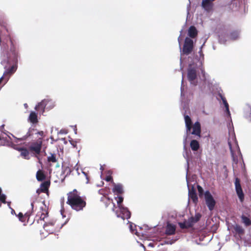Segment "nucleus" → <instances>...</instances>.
I'll return each instance as SVG.
<instances>
[{
    "instance_id": "f257e3e1",
    "label": "nucleus",
    "mask_w": 251,
    "mask_h": 251,
    "mask_svg": "<svg viewBox=\"0 0 251 251\" xmlns=\"http://www.w3.org/2000/svg\"><path fill=\"white\" fill-rule=\"evenodd\" d=\"M48 215V211L45 206L40 207V211H38L36 214L35 220L37 221V223L40 225L39 228L43 227L44 229L49 233H53L54 232L58 231L61 227L57 223L56 220H51L48 222H44L45 218Z\"/></svg>"
},
{
    "instance_id": "f03ea898",
    "label": "nucleus",
    "mask_w": 251,
    "mask_h": 251,
    "mask_svg": "<svg viewBox=\"0 0 251 251\" xmlns=\"http://www.w3.org/2000/svg\"><path fill=\"white\" fill-rule=\"evenodd\" d=\"M67 201L66 203L71 208L77 212L82 211L86 207L85 198L81 196L80 193L75 189L67 194Z\"/></svg>"
},
{
    "instance_id": "7ed1b4c3",
    "label": "nucleus",
    "mask_w": 251,
    "mask_h": 251,
    "mask_svg": "<svg viewBox=\"0 0 251 251\" xmlns=\"http://www.w3.org/2000/svg\"><path fill=\"white\" fill-rule=\"evenodd\" d=\"M184 120L187 136L192 135L196 138L192 139L190 141H198L197 140L200 138L201 133V126L200 122H196L192 125V120L188 115L184 116Z\"/></svg>"
},
{
    "instance_id": "20e7f679",
    "label": "nucleus",
    "mask_w": 251,
    "mask_h": 251,
    "mask_svg": "<svg viewBox=\"0 0 251 251\" xmlns=\"http://www.w3.org/2000/svg\"><path fill=\"white\" fill-rule=\"evenodd\" d=\"M194 48L193 41L188 37H186L184 41L182 52L184 54L188 55L193 51Z\"/></svg>"
},
{
    "instance_id": "39448f33",
    "label": "nucleus",
    "mask_w": 251,
    "mask_h": 251,
    "mask_svg": "<svg viewBox=\"0 0 251 251\" xmlns=\"http://www.w3.org/2000/svg\"><path fill=\"white\" fill-rule=\"evenodd\" d=\"M6 143V145L9 147H12L15 150H18L19 151H21V155L24 157V158L28 159L29 158V152L28 150L24 148H22L19 146V145H15L14 142H4V143Z\"/></svg>"
},
{
    "instance_id": "423d86ee",
    "label": "nucleus",
    "mask_w": 251,
    "mask_h": 251,
    "mask_svg": "<svg viewBox=\"0 0 251 251\" xmlns=\"http://www.w3.org/2000/svg\"><path fill=\"white\" fill-rule=\"evenodd\" d=\"M204 198L209 210L210 211L213 210L216 204V201L209 191L205 192Z\"/></svg>"
},
{
    "instance_id": "0eeeda50",
    "label": "nucleus",
    "mask_w": 251,
    "mask_h": 251,
    "mask_svg": "<svg viewBox=\"0 0 251 251\" xmlns=\"http://www.w3.org/2000/svg\"><path fill=\"white\" fill-rule=\"evenodd\" d=\"M235 186L237 194L240 200L242 201L244 199V195L240 184V180L237 177L235 179Z\"/></svg>"
},
{
    "instance_id": "6e6552de",
    "label": "nucleus",
    "mask_w": 251,
    "mask_h": 251,
    "mask_svg": "<svg viewBox=\"0 0 251 251\" xmlns=\"http://www.w3.org/2000/svg\"><path fill=\"white\" fill-rule=\"evenodd\" d=\"M42 142H34L29 147V150L33 153L39 154L41 152Z\"/></svg>"
},
{
    "instance_id": "1a4fd4ad",
    "label": "nucleus",
    "mask_w": 251,
    "mask_h": 251,
    "mask_svg": "<svg viewBox=\"0 0 251 251\" xmlns=\"http://www.w3.org/2000/svg\"><path fill=\"white\" fill-rule=\"evenodd\" d=\"M31 211L30 212H26L24 215L22 212H20L18 215V217L19 218V219L20 221L22 222H25L27 221V222H28L30 216L32 214V211L33 210L34 208V202H32L31 203Z\"/></svg>"
},
{
    "instance_id": "9d476101",
    "label": "nucleus",
    "mask_w": 251,
    "mask_h": 251,
    "mask_svg": "<svg viewBox=\"0 0 251 251\" xmlns=\"http://www.w3.org/2000/svg\"><path fill=\"white\" fill-rule=\"evenodd\" d=\"M120 214H118L117 212L116 214L118 217H121L123 220L125 219H128L130 218L131 213L126 207H123L120 208Z\"/></svg>"
},
{
    "instance_id": "9b49d317",
    "label": "nucleus",
    "mask_w": 251,
    "mask_h": 251,
    "mask_svg": "<svg viewBox=\"0 0 251 251\" xmlns=\"http://www.w3.org/2000/svg\"><path fill=\"white\" fill-rule=\"evenodd\" d=\"M187 77L188 80L193 83L194 80L197 78V71L195 68H189L188 70Z\"/></svg>"
},
{
    "instance_id": "f8f14e48",
    "label": "nucleus",
    "mask_w": 251,
    "mask_h": 251,
    "mask_svg": "<svg viewBox=\"0 0 251 251\" xmlns=\"http://www.w3.org/2000/svg\"><path fill=\"white\" fill-rule=\"evenodd\" d=\"M176 229V226L171 224H168L166 227L165 233L168 235H174L175 233Z\"/></svg>"
},
{
    "instance_id": "ddd939ff",
    "label": "nucleus",
    "mask_w": 251,
    "mask_h": 251,
    "mask_svg": "<svg viewBox=\"0 0 251 251\" xmlns=\"http://www.w3.org/2000/svg\"><path fill=\"white\" fill-rule=\"evenodd\" d=\"M211 0H203L201 3L202 8L206 11H210L213 7V4L211 2Z\"/></svg>"
},
{
    "instance_id": "4468645a",
    "label": "nucleus",
    "mask_w": 251,
    "mask_h": 251,
    "mask_svg": "<svg viewBox=\"0 0 251 251\" xmlns=\"http://www.w3.org/2000/svg\"><path fill=\"white\" fill-rule=\"evenodd\" d=\"M189 197L193 201V202L194 203H197L198 202V198L196 191L193 187L191 190H189Z\"/></svg>"
},
{
    "instance_id": "2eb2a0df",
    "label": "nucleus",
    "mask_w": 251,
    "mask_h": 251,
    "mask_svg": "<svg viewBox=\"0 0 251 251\" xmlns=\"http://www.w3.org/2000/svg\"><path fill=\"white\" fill-rule=\"evenodd\" d=\"M192 222L189 219L187 221H185L183 223H179L178 225L181 229H187L193 226L194 225Z\"/></svg>"
},
{
    "instance_id": "dca6fc26",
    "label": "nucleus",
    "mask_w": 251,
    "mask_h": 251,
    "mask_svg": "<svg viewBox=\"0 0 251 251\" xmlns=\"http://www.w3.org/2000/svg\"><path fill=\"white\" fill-rule=\"evenodd\" d=\"M46 102L47 100H43L35 106V109L37 111H40L43 113L45 111V109L46 106Z\"/></svg>"
},
{
    "instance_id": "f3484780",
    "label": "nucleus",
    "mask_w": 251,
    "mask_h": 251,
    "mask_svg": "<svg viewBox=\"0 0 251 251\" xmlns=\"http://www.w3.org/2000/svg\"><path fill=\"white\" fill-rule=\"evenodd\" d=\"M50 180H47L42 183L40 186V191L43 193H45L48 191L50 186Z\"/></svg>"
},
{
    "instance_id": "a211bd4d",
    "label": "nucleus",
    "mask_w": 251,
    "mask_h": 251,
    "mask_svg": "<svg viewBox=\"0 0 251 251\" xmlns=\"http://www.w3.org/2000/svg\"><path fill=\"white\" fill-rule=\"evenodd\" d=\"M188 35L192 38H195L198 34V31L196 28L194 26H191L188 29Z\"/></svg>"
},
{
    "instance_id": "6ab92c4d",
    "label": "nucleus",
    "mask_w": 251,
    "mask_h": 251,
    "mask_svg": "<svg viewBox=\"0 0 251 251\" xmlns=\"http://www.w3.org/2000/svg\"><path fill=\"white\" fill-rule=\"evenodd\" d=\"M113 192L118 194H122L123 193V186L120 184H114Z\"/></svg>"
},
{
    "instance_id": "aec40b11",
    "label": "nucleus",
    "mask_w": 251,
    "mask_h": 251,
    "mask_svg": "<svg viewBox=\"0 0 251 251\" xmlns=\"http://www.w3.org/2000/svg\"><path fill=\"white\" fill-rule=\"evenodd\" d=\"M46 175L42 170H38L36 173V179L38 181H42L45 179Z\"/></svg>"
},
{
    "instance_id": "412c9836",
    "label": "nucleus",
    "mask_w": 251,
    "mask_h": 251,
    "mask_svg": "<svg viewBox=\"0 0 251 251\" xmlns=\"http://www.w3.org/2000/svg\"><path fill=\"white\" fill-rule=\"evenodd\" d=\"M29 120L33 124L37 123L38 122L37 114L34 112H31L29 116Z\"/></svg>"
},
{
    "instance_id": "4be33fe9",
    "label": "nucleus",
    "mask_w": 251,
    "mask_h": 251,
    "mask_svg": "<svg viewBox=\"0 0 251 251\" xmlns=\"http://www.w3.org/2000/svg\"><path fill=\"white\" fill-rule=\"evenodd\" d=\"M234 230L236 234H238L240 236L244 234V230L242 226L239 225H236L234 227Z\"/></svg>"
},
{
    "instance_id": "5701e85b",
    "label": "nucleus",
    "mask_w": 251,
    "mask_h": 251,
    "mask_svg": "<svg viewBox=\"0 0 251 251\" xmlns=\"http://www.w3.org/2000/svg\"><path fill=\"white\" fill-rule=\"evenodd\" d=\"M201 217V214L199 213H198L195 214L194 217H191L189 219L191 222H192V223L194 225V224L198 222L200 220Z\"/></svg>"
},
{
    "instance_id": "b1692460",
    "label": "nucleus",
    "mask_w": 251,
    "mask_h": 251,
    "mask_svg": "<svg viewBox=\"0 0 251 251\" xmlns=\"http://www.w3.org/2000/svg\"><path fill=\"white\" fill-rule=\"evenodd\" d=\"M219 96L221 98V99H222V100L223 101V104H224V105L226 108V112L229 114V106H228V104L226 100V98L224 97L221 94H219Z\"/></svg>"
},
{
    "instance_id": "393cba45",
    "label": "nucleus",
    "mask_w": 251,
    "mask_h": 251,
    "mask_svg": "<svg viewBox=\"0 0 251 251\" xmlns=\"http://www.w3.org/2000/svg\"><path fill=\"white\" fill-rule=\"evenodd\" d=\"M241 219L243 223L246 226H248L251 225V220L248 217L245 215H242L241 216Z\"/></svg>"
},
{
    "instance_id": "a878e982",
    "label": "nucleus",
    "mask_w": 251,
    "mask_h": 251,
    "mask_svg": "<svg viewBox=\"0 0 251 251\" xmlns=\"http://www.w3.org/2000/svg\"><path fill=\"white\" fill-rule=\"evenodd\" d=\"M190 147L193 151H197L200 148L199 142H190Z\"/></svg>"
},
{
    "instance_id": "bb28decb",
    "label": "nucleus",
    "mask_w": 251,
    "mask_h": 251,
    "mask_svg": "<svg viewBox=\"0 0 251 251\" xmlns=\"http://www.w3.org/2000/svg\"><path fill=\"white\" fill-rule=\"evenodd\" d=\"M228 141H236L235 134L233 131L229 132Z\"/></svg>"
},
{
    "instance_id": "cd10ccee",
    "label": "nucleus",
    "mask_w": 251,
    "mask_h": 251,
    "mask_svg": "<svg viewBox=\"0 0 251 251\" xmlns=\"http://www.w3.org/2000/svg\"><path fill=\"white\" fill-rule=\"evenodd\" d=\"M48 161L49 162L55 163L57 162L56 155L54 154H51L50 156L48 157Z\"/></svg>"
},
{
    "instance_id": "c85d7f7f",
    "label": "nucleus",
    "mask_w": 251,
    "mask_h": 251,
    "mask_svg": "<svg viewBox=\"0 0 251 251\" xmlns=\"http://www.w3.org/2000/svg\"><path fill=\"white\" fill-rule=\"evenodd\" d=\"M118 199L117 200V204L118 205V207L120 208L123 207V206L121 205L123 201L124 198L122 196H119L116 198V199Z\"/></svg>"
},
{
    "instance_id": "c756f323",
    "label": "nucleus",
    "mask_w": 251,
    "mask_h": 251,
    "mask_svg": "<svg viewBox=\"0 0 251 251\" xmlns=\"http://www.w3.org/2000/svg\"><path fill=\"white\" fill-rule=\"evenodd\" d=\"M197 189L199 192L200 197H201L203 196V190L202 188L199 185L197 186Z\"/></svg>"
},
{
    "instance_id": "7c9ffc66",
    "label": "nucleus",
    "mask_w": 251,
    "mask_h": 251,
    "mask_svg": "<svg viewBox=\"0 0 251 251\" xmlns=\"http://www.w3.org/2000/svg\"><path fill=\"white\" fill-rule=\"evenodd\" d=\"M50 138L52 140V141H57L58 140H63L64 141H67V140H66V138L63 137H58V138L54 139L51 136L50 137Z\"/></svg>"
},
{
    "instance_id": "2f4dec72",
    "label": "nucleus",
    "mask_w": 251,
    "mask_h": 251,
    "mask_svg": "<svg viewBox=\"0 0 251 251\" xmlns=\"http://www.w3.org/2000/svg\"><path fill=\"white\" fill-rule=\"evenodd\" d=\"M0 201L3 203H6V196L5 195L2 194V195H0Z\"/></svg>"
},
{
    "instance_id": "473e14b6",
    "label": "nucleus",
    "mask_w": 251,
    "mask_h": 251,
    "mask_svg": "<svg viewBox=\"0 0 251 251\" xmlns=\"http://www.w3.org/2000/svg\"><path fill=\"white\" fill-rule=\"evenodd\" d=\"M67 133V131L66 130H65V129H61V130H60L59 132H58V135H63V134H66Z\"/></svg>"
},
{
    "instance_id": "72a5a7b5",
    "label": "nucleus",
    "mask_w": 251,
    "mask_h": 251,
    "mask_svg": "<svg viewBox=\"0 0 251 251\" xmlns=\"http://www.w3.org/2000/svg\"><path fill=\"white\" fill-rule=\"evenodd\" d=\"M105 180L107 181V182H109L110 181H111L112 180V177L111 176H107L105 178Z\"/></svg>"
},
{
    "instance_id": "f704fd0d",
    "label": "nucleus",
    "mask_w": 251,
    "mask_h": 251,
    "mask_svg": "<svg viewBox=\"0 0 251 251\" xmlns=\"http://www.w3.org/2000/svg\"><path fill=\"white\" fill-rule=\"evenodd\" d=\"M231 36H233L234 39H236V37L237 36V33L236 32H232L231 33Z\"/></svg>"
},
{
    "instance_id": "c9c22d12",
    "label": "nucleus",
    "mask_w": 251,
    "mask_h": 251,
    "mask_svg": "<svg viewBox=\"0 0 251 251\" xmlns=\"http://www.w3.org/2000/svg\"><path fill=\"white\" fill-rule=\"evenodd\" d=\"M37 134H39V135H40L41 137H43L44 136V134L43 131L38 132Z\"/></svg>"
},
{
    "instance_id": "e433bc0d",
    "label": "nucleus",
    "mask_w": 251,
    "mask_h": 251,
    "mask_svg": "<svg viewBox=\"0 0 251 251\" xmlns=\"http://www.w3.org/2000/svg\"><path fill=\"white\" fill-rule=\"evenodd\" d=\"M70 143H71V144H72V146H73L74 147H75V144H76V142H71Z\"/></svg>"
},
{
    "instance_id": "4c0bfd02",
    "label": "nucleus",
    "mask_w": 251,
    "mask_h": 251,
    "mask_svg": "<svg viewBox=\"0 0 251 251\" xmlns=\"http://www.w3.org/2000/svg\"><path fill=\"white\" fill-rule=\"evenodd\" d=\"M228 145L229 146V148L231 149V142H228Z\"/></svg>"
},
{
    "instance_id": "58836bf2",
    "label": "nucleus",
    "mask_w": 251,
    "mask_h": 251,
    "mask_svg": "<svg viewBox=\"0 0 251 251\" xmlns=\"http://www.w3.org/2000/svg\"><path fill=\"white\" fill-rule=\"evenodd\" d=\"M35 220L34 221V222L32 223V225L33 226H34L35 225Z\"/></svg>"
},
{
    "instance_id": "ea45409f",
    "label": "nucleus",
    "mask_w": 251,
    "mask_h": 251,
    "mask_svg": "<svg viewBox=\"0 0 251 251\" xmlns=\"http://www.w3.org/2000/svg\"><path fill=\"white\" fill-rule=\"evenodd\" d=\"M6 203L8 204V205L10 207L11 202H6Z\"/></svg>"
},
{
    "instance_id": "a19ab883",
    "label": "nucleus",
    "mask_w": 251,
    "mask_h": 251,
    "mask_svg": "<svg viewBox=\"0 0 251 251\" xmlns=\"http://www.w3.org/2000/svg\"><path fill=\"white\" fill-rule=\"evenodd\" d=\"M2 192V190H1V189L0 188V195H2V194L1 193Z\"/></svg>"
},
{
    "instance_id": "79ce46f5",
    "label": "nucleus",
    "mask_w": 251,
    "mask_h": 251,
    "mask_svg": "<svg viewBox=\"0 0 251 251\" xmlns=\"http://www.w3.org/2000/svg\"><path fill=\"white\" fill-rule=\"evenodd\" d=\"M39 190H37V193H39Z\"/></svg>"
},
{
    "instance_id": "37998d69",
    "label": "nucleus",
    "mask_w": 251,
    "mask_h": 251,
    "mask_svg": "<svg viewBox=\"0 0 251 251\" xmlns=\"http://www.w3.org/2000/svg\"><path fill=\"white\" fill-rule=\"evenodd\" d=\"M68 141L71 142V141H72V140H70V139H69V140H68Z\"/></svg>"
},
{
    "instance_id": "c03bdc74",
    "label": "nucleus",
    "mask_w": 251,
    "mask_h": 251,
    "mask_svg": "<svg viewBox=\"0 0 251 251\" xmlns=\"http://www.w3.org/2000/svg\"><path fill=\"white\" fill-rule=\"evenodd\" d=\"M12 211H14V212H15V211L14 209H12Z\"/></svg>"
},
{
    "instance_id": "a18cd8bd",
    "label": "nucleus",
    "mask_w": 251,
    "mask_h": 251,
    "mask_svg": "<svg viewBox=\"0 0 251 251\" xmlns=\"http://www.w3.org/2000/svg\"><path fill=\"white\" fill-rule=\"evenodd\" d=\"M250 115H251V108Z\"/></svg>"
}]
</instances>
